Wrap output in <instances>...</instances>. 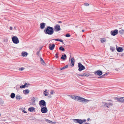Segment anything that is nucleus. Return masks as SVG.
<instances>
[{"mask_svg": "<svg viewBox=\"0 0 124 124\" xmlns=\"http://www.w3.org/2000/svg\"><path fill=\"white\" fill-rule=\"evenodd\" d=\"M94 73L96 75H97L100 76L102 75V72L100 70H99L97 71H95Z\"/></svg>", "mask_w": 124, "mask_h": 124, "instance_id": "10", "label": "nucleus"}, {"mask_svg": "<svg viewBox=\"0 0 124 124\" xmlns=\"http://www.w3.org/2000/svg\"><path fill=\"white\" fill-rule=\"evenodd\" d=\"M65 36L67 37H70V35L69 34L67 33L66 35Z\"/></svg>", "mask_w": 124, "mask_h": 124, "instance_id": "34", "label": "nucleus"}, {"mask_svg": "<svg viewBox=\"0 0 124 124\" xmlns=\"http://www.w3.org/2000/svg\"><path fill=\"white\" fill-rule=\"evenodd\" d=\"M123 55H124V54H122L121 55V56H123Z\"/></svg>", "mask_w": 124, "mask_h": 124, "instance_id": "52", "label": "nucleus"}, {"mask_svg": "<svg viewBox=\"0 0 124 124\" xmlns=\"http://www.w3.org/2000/svg\"><path fill=\"white\" fill-rule=\"evenodd\" d=\"M108 101H112V100H108Z\"/></svg>", "mask_w": 124, "mask_h": 124, "instance_id": "51", "label": "nucleus"}, {"mask_svg": "<svg viewBox=\"0 0 124 124\" xmlns=\"http://www.w3.org/2000/svg\"><path fill=\"white\" fill-rule=\"evenodd\" d=\"M15 96V94L14 93H12L10 95V97L12 99L14 98Z\"/></svg>", "mask_w": 124, "mask_h": 124, "instance_id": "24", "label": "nucleus"}, {"mask_svg": "<svg viewBox=\"0 0 124 124\" xmlns=\"http://www.w3.org/2000/svg\"><path fill=\"white\" fill-rule=\"evenodd\" d=\"M78 70L79 71H81L85 69V67L81 64L80 62L78 63Z\"/></svg>", "mask_w": 124, "mask_h": 124, "instance_id": "3", "label": "nucleus"}, {"mask_svg": "<svg viewBox=\"0 0 124 124\" xmlns=\"http://www.w3.org/2000/svg\"><path fill=\"white\" fill-rule=\"evenodd\" d=\"M61 29L60 26L58 24H56L54 26V30L56 32L59 31H60Z\"/></svg>", "mask_w": 124, "mask_h": 124, "instance_id": "5", "label": "nucleus"}, {"mask_svg": "<svg viewBox=\"0 0 124 124\" xmlns=\"http://www.w3.org/2000/svg\"><path fill=\"white\" fill-rule=\"evenodd\" d=\"M76 120L78 122V123L80 124H82L83 122V121L81 119H77V120Z\"/></svg>", "mask_w": 124, "mask_h": 124, "instance_id": "20", "label": "nucleus"}, {"mask_svg": "<svg viewBox=\"0 0 124 124\" xmlns=\"http://www.w3.org/2000/svg\"><path fill=\"white\" fill-rule=\"evenodd\" d=\"M24 69V68H20L19 69V70H20L22 71V70H23Z\"/></svg>", "mask_w": 124, "mask_h": 124, "instance_id": "38", "label": "nucleus"}, {"mask_svg": "<svg viewBox=\"0 0 124 124\" xmlns=\"http://www.w3.org/2000/svg\"><path fill=\"white\" fill-rule=\"evenodd\" d=\"M44 31L45 34L50 35L53 34L54 32L53 28L50 26H47Z\"/></svg>", "mask_w": 124, "mask_h": 124, "instance_id": "1", "label": "nucleus"}, {"mask_svg": "<svg viewBox=\"0 0 124 124\" xmlns=\"http://www.w3.org/2000/svg\"><path fill=\"white\" fill-rule=\"evenodd\" d=\"M58 23H62V22L61 21H59L58 22Z\"/></svg>", "mask_w": 124, "mask_h": 124, "instance_id": "45", "label": "nucleus"}, {"mask_svg": "<svg viewBox=\"0 0 124 124\" xmlns=\"http://www.w3.org/2000/svg\"><path fill=\"white\" fill-rule=\"evenodd\" d=\"M71 97L72 99L75 100H76V99L78 98V100H80L79 101L80 102H84L85 103L89 101L88 100L86 99H85L81 97L80 96H72L71 95Z\"/></svg>", "mask_w": 124, "mask_h": 124, "instance_id": "2", "label": "nucleus"}, {"mask_svg": "<svg viewBox=\"0 0 124 124\" xmlns=\"http://www.w3.org/2000/svg\"><path fill=\"white\" fill-rule=\"evenodd\" d=\"M78 75L79 76H81V77H83V76H86V77H88L89 76L90 74L89 73H83V74H78Z\"/></svg>", "mask_w": 124, "mask_h": 124, "instance_id": "12", "label": "nucleus"}, {"mask_svg": "<svg viewBox=\"0 0 124 124\" xmlns=\"http://www.w3.org/2000/svg\"><path fill=\"white\" fill-rule=\"evenodd\" d=\"M49 45V49L50 50H53V49L55 46V45L54 44H53L52 45L51 44H50Z\"/></svg>", "mask_w": 124, "mask_h": 124, "instance_id": "14", "label": "nucleus"}, {"mask_svg": "<svg viewBox=\"0 0 124 124\" xmlns=\"http://www.w3.org/2000/svg\"><path fill=\"white\" fill-rule=\"evenodd\" d=\"M105 76V75H104H104L101 76V77H99V78H103Z\"/></svg>", "mask_w": 124, "mask_h": 124, "instance_id": "41", "label": "nucleus"}, {"mask_svg": "<svg viewBox=\"0 0 124 124\" xmlns=\"http://www.w3.org/2000/svg\"><path fill=\"white\" fill-rule=\"evenodd\" d=\"M50 93L51 94H53L54 93V91L53 90H51Z\"/></svg>", "mask_w": 124, "mask_h": 124, "instance_id": "37", "label": "nucleus"}, {"mask_svg": "<svg viewBox=\"0 0 124 124\" xmlns=\"http://www.w3.org/2000/svg\"><path fill=\"white\" fill-rule=\"evenodd\" d=\"M77 119H74L73 120V121L75 123H78V122L76 120H77Z\"/></svg>", "mask_w": 124, "mask_h": 124, "instance_id": "36", "label": "nucleus"}, {"mask_svg": "<svg viewBox=\"0 0 124 124\" xmlns=\"http://www.w3.org/2000/svg\"><path fill=\"white\" fill-rule=\"evenodd\" d=\"M68 67V65H66L64 66L62 68H60V69L61 70H63L64 69L67 68Z\"/></svg>", "mask_w": 124, "mask_h": 124, "instance_id": "29", "label": "nucleus"}, {"mask_svg": "<svg viewBox=\"0 0 124 124\" xmlns=\"http://www.w3.org/2000/svg\"><path fill=\"white\" fill-rule=\"evenodd\" d=\"M35 108L33 107H31L28 109V110L30 112L35 111Z\"/></svg>", "mask_w": 124, "mask_h": 124, "instance_id": "16", "label": "nucleus"}, {"mask_svg": "<svg viewBox=\"0 0 124 124\" xmlns=\"http://www.w3.org/2000/svg\"><path fill=\"white\" fill-rule=\"evenodd\" d=\"M106 41V39L105 38H101V41L102 43L105 42Z\"/></svg>", "mask_w": 124, "mask_h": 124, "instance_id": "27", "label": "nucleus"}, {"mask_svg": "<svg viewBox=\"0 0 124 124\" xmlns=\"http://www.w3.org/2000/svg\"><path fill=\"white\" fill-rule=\"evenodd\" d=\"M85 31V30H82V31L83 32H84Z\"/></svg>", "mask_w": 124, "mask_h": 124, "instance_id": "49", "label": "nucleus"}, {"mask_svg": "<svg viewBox=\"0 0 124 124\" xmlns=\"http://www.w3.org/2000/svg\"><path fill=\"white\" fill-rule=\"evenodd\" d=\"M39 103L40 106H45L46 105V102L44 100H42L39 101Z\"/></svg>", "mask_w": 124, "mask_h": 124, "instance_id": "7", "label": "nucleus"}, {"mask_svg": "<svg viewBox=\"0 0 124 124\" xmlns=\"http://www.w3.org/2000/svg\"><path fill=\"white\" fill-rule=\"evenodd\" d=\"M78 27V26H76V27Z\"/></svg>", "mask_w": 124, "mask_h": 124, "instance_id": "53", "label": "nucleus"}, {"mask_svg": "<svg viewBox=\"0 0 124 124\" xmlns=\"http://www.w3.org/2000/svg\"><path fill=\"white\" fill-rule=\"evenodd\" d=\"M39 52H40V51H38L37 52V54L39 55Z\"/></svg>", "mask_w": 124, "mask_h": 124, "instance_id": "42", "label": "nucleus"}, {"mask_svg": "<svg viewBox=\"0 0 124 124\" xmlns=\"http://www.w3.org/2000/svg\"><path fill=\"white\" fill-rule=\"evenodd\" d=\"M110 50L112 52H113L115 48L113 47H110Z\"/></svg>", "mask_w": 124, "mask_h": 124, "instance_id": "33", "label": "nucleus"}, {"mask_svg": "<svg viewBox=\"0 0 124 124\" xmlns=\"http://www.w3.org/2000/svg\"><path fill=\"white\" fill-rule=\"evenodd\" d=\"M41 111L42 113H46L47 111V109L46 107H44L41 109Z\"/></svg>", "mask_w": 124, "mask_h": 124, "instance_id": "8", "label": "nucleus"}, {"mask_svg": "<svg viewBox=\"0 0 124 124\" xmlns=\"http://www.w3.org/2000/svg\"><path fill=\"white\" fill-rule=\"evenodd\" d=\"M66 57V55L64 54V55H62V56L61 57V59L63 60H65Z\"/></svg>", "mask_w": 124, "mask_h": 124, "instance_id": "22", "label": "nucleus"}, {"mask_svg": "<svg viewBox=\"0 0 124 124\" xmlns=\"http://www.w3.org/2000/svg\"><path fill=\"white\" fill-rule=\"evenodd\" d=\"M112 105V103H108V105Z\"/></svg>", "mask_w": 124, "mask_h": 124, "instance_id": "40", "label": "nucleus"}, {"mask_svg": "<svg viewBox=\"0 0 124 124\" xmlns=\"http://www.w3.org/2000/svg\"><path fill=\"white\" fill-rule=\"evenodd\" d=\"M59 49L60 50H62V51H65V49L62 46H60L59 48Z\"/></svg>", "mask_w": 124, "mask_h": 124, "instance_id": "30", "label": "nucleus"}, {"mask_svg": "<svg viewBox=\"0 0 124 124\" xmlns=\"http://www.w3.org/2000/svg\"><path fill=\"white\" fill-rule=\"evenodd\" d=\"M9 29L10 30H12L13 29V28L11 26L10 27Z\"/></svg>", "mask_w": 124, "mask_h": 124, "instance_id": "44", "label": "nucleus"}, {"mask_svg": "<svg viewBox=\"0 0 124 124\" xmlns=\"http://www.w3.org/2000/svg\"><path fill=\"white\" fill-rule=\"evenodd\" d=\"M46 24L44 23H42L40 24V28L41 29H44L45 26Z\"/></svg>", "mask_w": 124, "mask_h": 124, "instance_id": "15", "label": "nucleus"}, {"mask_svg": "<svg viewBox=\"0 0 124 124\" xmlns=\"http://www.w3.org/2000/svg\"><path fill=\"white\" fill-rule=\"evenodd\" d=\"M101 105L103 107H107V108H109V107L108 106V103L106 102H102L101 103Z\"/></svg>", "mask_w": 124, "mask_h": 124, "instance_id": "13", "label": "nucleus"}, {"mask_svg": "<svg viewBox=\"0 0 124 124\" xmlns=\"http://www.w3.org/2000/svg\"><path fill=\"white\" fill-rule=\"evenodd\" d=\"M84 124H90L89 123H85Z\"/></svg>", "mask_w": 124, "mask_h": 124, "instance_id": "48", "label": "nucleus"}, {"mask_svg": "<svg viewBox=\"0 0 124 124\" xmlns=\"http://www.w3.org/2000/svg\"><path fill=\"white\" fill-rule=\"evenodd\" d=\"M83 122H85L86 121V120L85 119H84L83 120Z\"/></svg>", "mask_w": 124, "mask_h": 124, "instance_id": "47", "label": "nucleus"}, {"mask_svg": "<svg viewBox=\"0 0 124 124\" xmlns=\"http://www.w3.org/2000/svg\"><path fill=\"white\" fill-rule=\"evenodd\" d=\"M23 113H27V112L25 111V110H23Z\"/></svg>", "mask_w": 124, "mask_h": 124, "instance_id": "43", "label": "nucleus"}, {"mask_svg": "<svg viewBox=\"0 0 124 124\" xmlns=\"http://www.w3.org/2000/svg\"><path fill=\"white\" fill-rule=\"evenodd\" d=\"M16 27H14V28H16Z\"/></svg>", "mask_w": 124, "mask_h": 124, "instance_id": "54", "label": "nucleus"}, {"mask_svg": "<svg viewBox=\"0 0 124 124\" xmlns=\"http://www.w3.org/2000/svg\"><path fill=\"white\" fill-rule=\"evenodd\" d=\"M116 49L117 51L119 52H122L123 50V49L122 47H116Z\"/></svg>", "mask_w": 124, "mask_h": 124, "instance_id": "18", "label": "nucleus"}, {"mask_svg": "<svg viewBox=\"0 0 124 124\" xmlns=\"http://www.w3.org/2000/svg\"><path fill=\"white\" fill-rule=\"evenodd\" d=\"M68 95V96H70V95Z\"/></svg>", "mask_w": 124, "mask_h": 124, "instance_id": "55", "label": "nucleus"}, {"mask_svg": "<svg viewBox=\"0 0 124 124\" xmlns=\"http://www.w3.org/2000/svg\"><path fill=\"white\" fill-rule=\"evenodd\" d=\"M22 56H26L28 54V53L26 52H23L22 53Z\"/></svg>", "mask_w": 124, "mask_h": 124, "instance_id": "21", "label": "nucleus"}, {"mask_svg": "<svg viewBox=\"0 0 124 124\" xmlns=\"http://www.w3.org/2000/svg\"><path fill=\"white\" fill-rule=\"evenodd\" d=\"M47 90H46L45 91H44V92L45 93H44V95L45 96H46L48 95V92H46V91Z\"/></svg>", "mask_w": 124, "mask_h": 124, "instance_id": "31", "label": "nucleus"}, {"mask_svg": "<svg viewBox=\"0 0 124 124\" xmlns=\"http://www.w3.org/2000/svg\"><path fill=\"white\" fill-rule=\"evenodd\" d=\"M52 40H55V41H60V42H62L63 44H64L63 42V40L62 39H53Z\"/></svg>", "mask_w": 124, "mask_h": 124, "instance_id": "26", "label": "nucleus"}, {"mask_svg": "<svg viewBox=\"0 0 124 124\" xmlns=\"http://www.w3.org/2000/svg\"><path fill=\"white\" fill-rule=\"evenodd\" d=\"M23 93L25 94H27L29 92V90L28 89H26L23 91Z\"/></svg>", "mask_w": 124, "mask_h": 124, "instance_id": "19", "label": "nucleus"}, {"mask_svg": "<svg viewBox=\"0 0 124 124\" xmlns=\"http://www.w3.org/2000/svg\"><path fill=\"white\" fill-rule=\"evenodd\" d=\"M119 33L121 34H123L124 33V30H121L119 31Z\"/></svg>", "mask_w": 124, "mask_h": 124, "instance_id": "28", "label": "nucleus"}, {"mask_svg": "<svg viewBox=\"0 0 124 124\" xmlns=\"http://www.w3.org/2000/svg\"><path fill=\"white\" fill-rule=\"evenodd\" d=\"M116 100L120 102L124 103V97L120 98H116Z\"/></svg>", "mask_w": 124, "mask_h": 124, "instance_id": "9", "label": "nucleus"}, {"mask_svg": "<svg viewBox=\"0 0 124 124\" xmlns=\"http://www.w3.org/2000/svg\"><path fill=\"white\" fill-rule=\"evenodd\" d=\"M111 35L115 36L117 35L118 33V31L117 29H116L114 31H112L110 32Z\"/></svg>", "mask_w": 124, "mask_h": 124, "instance_id": "6", "label": "nucleus"}, {"mask_svg": "<svg viewBox=\"0 0 124 124\" xmlns=\"http://www.w3.org/2000/svg\"><path fill=\"white\" fill-rule=\"evenodd\" d=\"M29 85V84H27L26 83H25L24 85L20 86V88H24L25 87L28 86Z\"/></svg>", "mask_w": 124, "mask_h": 124, "instance_id": "11", "label": "nucleus"}, {"mask_svg": "<svg viewBox=\"0 0 124 124\" xmlns=\"http://www.w3.org/2000/svg\"><path fill=\"white\" fill-rule=\"evenodd\" d=\"M40 61L41 62V63L43 65H44L45 64V63L44 62V60H43V59H42V58L41 57H40Z\"/></svg>", "mask_w": 124, "mask_h": 124, "instance_id": "25", "label": "nucleus"}, {"mask_svg": "<svg viewBox=\"0 0 124 124\" xmlns=\"http://www.w3.org/2000/svg\"><path fill=\"white\" fill-rule=\"evenodd\" d=\"M45 121L47 123H52V122L49 120H48L46 119H45Z\"/></svg>", "mask_w": 124, "mask_h": 124, "instance_id": "32", "label": "nucleus"}, {"mask_svg": "<svg viewBox=\"0 0 124 124\" xmlns=\"http://www.w3.org/2000/svg\"><path fill=\"white\" fill-rule=\"evenodd\" d=\"M16 98L17 100H20L22 99V98L19 95H16Z\"/></svg>", "mask_w": 124, "mask_h": 124, "instance_id": "23", "label": "nucleus"}, {"mask_svg": "<svg viewBox=\"0 0 124 124\" xmlns=\"http://www.w3.org/2000/svg\"><path fill=\"white\" fill-rule=\"evenodd\" d=\"M85 5L86 6H88L89 5V4L87 3H85Z\"/></svg>", "mask_w": 124, "mask_h": 124, "instance_id": "39", "label": "nucleus"}, {"mask_svg": "<svg viewBox=\"0 0 124 124\" xmlns=\"http://www.w3.org/2000/svg\"><path fill=\"white\" fill-rule=\"evenodd\" d=\"M75 62V60L74 57H72L71 59V66L73 67L74 65Z\"/></svg>", "mask_w": 124, "mask_h": 124, "instance_id": "17", "label": "nucleus"}, {"mask_svg": "<svg viewBox=\"0 0 124 124\" xmlns=\"http://www.w3.org/2000/svg\"><path fill=\"white\" fill-rule=\"evenodd\" d=\"M58 53H57L55 54V56L56 57V58H58Z\"/></svg>", "mask_w": 124, "mask_h": 124, "instance_id": "35", "label": "nucleus"}, {"mask_svg": "<svg viewBox=\"0 0 124 124\" xmlns=\"http://www.w3.org/2000/svg\"><path fill=\"white\" fill-rule=\"evenodd\" d=\"M12 39L13 42L15 44H17L19 42L18 39L16 36H14L12 38Z\"/></svg>", "mask_w": 124, "mask_h": 124, "instance_id": "4", "label": "nucleus"}, {"mask_svg": "<svg viewBox=\"0 0 124 124\" xmlns=\"http://www.w3.org/2000/svg\"><path fill=\"white\" fill-rule=\"evenodd\" d=\"M90 119V118H88L87 119V121H88Z\"/></svg>", "mask_w": 124, "mask_h": 124, "instance_id": "50", "label": "nucleus"}, {"mask_svg": "<svg viewBox=\"0 0 124 124\" xmlns=\"http://www.w3.org/2000/svg\"><path fill=\"white\" fill-rule=\"evenodd\" d=\"M108 73H106L105 74H104V75H105V76H106L108 74Z\"/></svg>", "mask_w": 124, "mask_h": 124, "instance_id": "46", "label": "nucleus"}]
</instances>
